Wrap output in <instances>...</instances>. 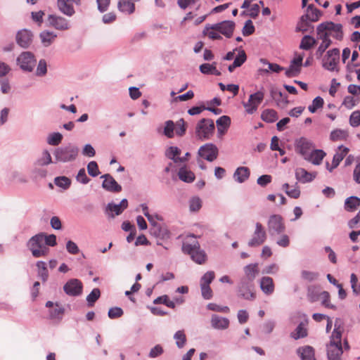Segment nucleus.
<instances>
[{"mask_svg": "<svg viewBox=\"0 0 360 360\" xmlns=\"http://www.w3.org/2000/svg\"><path fill=\"white\" fill-rule=\"evenodd\" d=\"M79 153V148L73 143L56 148L53 151L55 162H70L75 161Z\"/></svg>", "mask_w": 360, "mask_h": 360, "instance_id": "nucleus-1", "label": "nucleus"}, {"mask_svg": "<svg viewBox=\"0 0 360 360\" xmlns=\"http://www.w3.org/2000/svg\"><path fill=\"white\" fill-rule=\"evenodd\" d=\"M44 233H40L31 237L27 241V246L35 258L45 257L48 255L49 249L44 243Z\"/></svg>", "mask_w": 360, "mask_h": 360, "instance_id": "nucleus-2", "label": "nucleus"}, {"mask_svg": "<svg viewBox=\"0 0 360 360\" xmlns=\"http://www.w3.org/2000/svg\"><path fill=\"white\" fill-rule=\"evenodd\" d=\"M215 125L212 120L202 118L198 121L195 126L196 138L201 141L210 139L214 134Z\"/></svg>", "mask_w": 360, "mask_h": 360, "instance_id": "nucleus-3", "label": "nucleus"}, {"mask_svg": "<svg viewBox=\"0 0 360 360\" xmlns=\"http://www.w3.org/2000/svg\"><path fill=\"white\" fill-rule=\"evenodd\" d=\"M182 251L184 253L189 255L197 264H202L206 261L207 255L205 251L200 249L198 241L195 240L193 243H183Z\"/></svg>", "mask_w": 360, "mask_h": 360, "instance_id": "nucleus-4", "label": "nucleus"}, {"mask_svg": "<svg viewBox=\"0 0 360 360\" xmlns=\"http://www.w3.org/2000/svg\"><path fill=\"white\" fill-rule=\"evenodd\" d=\"M16 64L25 72H32L37 64L34 54L30 51L22 52L16 58Z\"/></svg>", "mask_w": 360, "mask_h": 360, "instance_id": "nucleus-5", "label": "nucleus"}, {"mask_svg": "<svg viewBox=\"0 0 360 360\" xmlns=\"http://www.w3.org/2000/svg\"><path fill=\"white\" fill-rule=\"evenodd\" d=\"M340 60V50L338 48L327 51L323 58L322 66L330 72H338V64Z\"/></svg>", "mask_w": 360, "mask_h": 360, "instance_id": "nucleus-6", "label": "nucleus"}, {"mask_svg": "<svg viewBox=\"0 0 360 360\" xmlns=\"http://www.w3.org/2000/svg\"><path fill=\"white\" fill-rule=\"evenodd\" d=\"M235 27L236 23L231 20H224L215 24H207L205 25L207 30H215L225 36L226 38H231L233 36Z\"/></svg>", "mask_w": 360, "mask_h": 360, "instance_id": "nucleus-7", "label": "nucleus"}, {"mask_svg": "<svg viewBox=\"0 0 360 360\" xmlns=\"http://www.w3.org/2000/svg\"><path fill=\"white\" fill-rule=\"evenodd\" d=\"M268 232L271 236H278L283 233L285 226L283 217L279 214H272L267 222Z\"/></svg>", "mask_w": 360, "mask_h": 360, "instance_id": "nucleus-8", "label": "nucleus"}, {"mask_svg": "<svg viewBox=\"0 0 360 360\" xmlns=\"http://www.w3.org/2000/svg\"><path fill=\"white\" fill-rule=\"evenodd\" d=\"M46 25L60 31L68 30L70 28L69 21L66 18L57 14L48 15Z\"/></svg>", "mask_w": 360, "mask_h": 360, "instance_id": "nucleus-9", "label": "nucleus"}, {"mask_svg": "<svg viewBox=\"0 0 360 360\" xmlns=\"http://www.w3.org/2000/svg\"><path fill=\"white\" fill-rule=\"evenodd\" d=\"M252 288V282L240 278L237 285L238 296L246 300H254L256 295Z\"/></svg>", "mask_w": 360, "mask_h": 360, "instance_id": "nucleus-10", "label": "nucleus"}, {"mask_svg": "<svg viewBox=\"0 0 360 360\" xmlns=\"http://www.w3.org/2000/svg\"><path fill=\"white\" fill-rule=\"evenodd\" d=\"M198 155L208 162H213L218 157L219 149L214 143H207L200 147Z\"/></svg>", "mask_w": 360, "mask_h": 360, "instance_id": "nucleus-11", "label": "nucleus"}, {"mask_svg": "<svg viewBox=\"0 0 360 360\" xmlns=\"http://www.w3.org/2000/svg\"><path fill=\"white\" fill-rule=\"evenodd\" d=\"M266 238V231L259 222H257L255 224V230L252 235V238L248 241L249 247H258L263 244Z\"/></svg>", "mask_w": 360, "mask_h": 360, "instance_id": "nucleus-12", "label": "nucleus"}, {"mask_svg": "<svg viewBox=\"0 0 360 360\" xmlns=\"http://www.w3.org/2000/svg\"><path fill=\"white\" fill-rule=\"evenodd\" d=\"M33 33L27 29H22L16 33L15 41L17 44L22 49H28L33 41Z\"/></svg>", "mask_w": 360, "mask_h": 360, "instance_id": "nucleus-13", "label": "nucleus"}, {"mask_svg": "<svg viewBox=\"0 0 360 360\" xmlns=\"http://www.w3.org/2000/svg\"><path fill=\"white\" fill-rule=\"evenodd\" d=\"M82 283L77 278L70 279L63 286L64 292L69 296L77 297L82 294Z\"/></svg>", "mask_w": 360, "mask_h": 360, "instance_id": "nucleus-14", "label": "nucleus"}, {"mask_svg": "<svg viewBox=\"0 0 360 360\" xmlns=\"http://www.w3.org/2000/svg\"><path fill=\"white\" fill-rule=\"evenodd\" d=\"M295 147L296 151L305 158L311 152L314 146L310 140L301 137L295 140Z\"/></svg>", "mask_w": 360, "mask_h": 360, "instance_id": "nucleus-15", "label": "nucleus"}, {"mask_svg": "<svg viewBox=\"0 0 360 360\" xmlns=\"http://www.w3.org/2000/svg\"><path fill=\"white\" fill-rule=\"evenodd\" d=\"M104 179L102 187L107 191L111 193H119L122 191V186L115 180L110 174H105L101 176Z\"/></svg>", "mask_w": 360, "mask_h": 360, "instance_id": "nucleus-16", "label": "nucleus"}, {"mask_svg": "<svg viewBox=\"0 0 360 360\" xmlns=\"http://www.w3.org/2000/svg\"><path fill=\"white\" fill-rule=\"evenodd\" d=\"M74 1L75 0H57V8L63 14L72 17L75 13L72 5Z\"/></svg>", "mask_w": 360, "mask_h": 360, "instance_id": "nucleus-17", "label": "nucleus"}, {"mask_svg": "<svg viewBox=\"0 0 360 360\" xmlns=\"http://www.w3.org/2000/svg\"><path fill=\"white\" fill-rule=\"evenodd\" d=\"M244 276L242 279L252 282L259 274V264L258 263L249 264L243 267Z\"/></svg>", "mask_w": 360, "mask_h": 360, "instance_id": "nucleus-18", "label": "nucleus"}, {"mask_svg": "<svg viewBox=\"0 0 360 360\" xmlns=\"http://www.w3.org/2000/svg\"><path fill=\"white\" fill-rule=\"evenodd\" d=\"M295 178L296 179L302 183L311 182L316 176V172H309L305 169L299 167L295 169Z\"/></svg>", "mask_w": 360, "mask_h": 360, "instance_id": "nucleus-19", "label": "nucleus"}, {"mask_svg": "<svg viewBox=\"0 0 360 360\" xmlns=\"http://www.w3.org/2000/svg\"><path fill=\"white\" fill-rule=\"evenodd\" d=\"M338 149L341 152L336 153L333 155V160H332V168H329L328 162L326 163V169L330 172L340 165L341 161L343 160V158H345V156L347 154V153L349 151V148L343 146L342 145L338 147Z\"/></svg>", "mask_w": 360, "mask_h": 360, "instance_id": "nucleus-20", "label": "nucleus"}, {"mask_svg": "<svg viewBox=\"0 0 360 360\" xmlns=\"http://www.w3.org/2000/svg\"><path fill=\"white\" fill-rule=\"evenodd\" d=\"M343 353L342 345L336 344L327 345V356L328 360H341V356Z\"/></svg>", "mask_w": 360, "mask_h": 360, "instance_id": "nucleus-21", "label": "nucleus"}, {"mask_svg": "<svg viewBox=\"0 0 360 360\" xmlns=\"http://www.w3.org/2000/svg\"><path fill=\"white\" fill-rule=\"evenodd\" d=\"M210 322L212 327L217 330H225L229 326V320L217 314L212 315Z\"/></svg>", "mask_w": 360, "mask_h": 360, "instance_id": "nucleus-22", "label": "nucleus"}, {"mask_svg": "<svg viewBox=\"0 0 360 360\" xmlns=\"http://www.w3.org/2000/svg\"><path fill=\"white\" fill-rule=\"evenodd\" d=\"M321 14L322 13L320 10L315 8L313 4H309L307 7L305 13L302 15V20L304 21V19H307L313 22H317L319 20Z\"/></svg>", "mask_w": 360, "mask_h": 360, "instance_id": "nucleus-23", "label": "nucleus"}, {"mask_svg": "<svg viewBox=\"0 0 360 360\" xmlns=\"http://www.w3.org/2000/svg\"><path fill=\"white\" fill-rule=\"evenodd\" d=\"M259 287L262 291L266 295H270L274 292L275 286L274 280L269 276H263L260 279Z\"/></svg>", "mask_w": 360, "mask_h": 360, "instance_id": "nucleus-24", "label": "nucleus"}, {"mask_svg": "<svg viewBox=\"0 0 360 360\" xmlns=\"http://www.w3.org/2000/svg\"><path fill=\"white\" fill-rule=\"evenodd\" d=\"M297 354L301 360H316L315 358V350L309 345L299 347L297 349Z\"/></svg>", "mask_w": 360, "mask_h": 360, "instance_id": "nucleus-25", "label": "nucleus"}, {"mask_svg": "<svg viewBox=\"0 0 360 360\" xmlns=\"http://www.w3.org/2000/svg\"><path fill=\"white\" fill-rule=\"evenodd\" d=\"M218 136H222L231 125V118L227 115H222L216 121Z\"/></svg>", "mask_w": 360, "mask_h": 360, "instance_id": "nucleus-26", "label": "nucleus"}, {"mask_svg": "<svg viewBox=\"0 0 360 360\" xmlns=\"http://www.w3.org/2000/svg\"><path fill=\"white\" fill-rule=\"evenodd\" d=\"M324 24L326 25V27L328 28L327 29L328 32H334L333 37L339 41H341L343 39L342 25L341 24H336L330 21L324 22Z\"/></svg>", "mask_w": 360, "mask_h": 360, "instance_id": "nucleus-27", "label": "nucleus"}, {"mask_svg": "<svg viewBox=\"0 0 360 360\" xmlns=\"http://www.w3.org/2000/svg\"><path fill=\"white\" fill-rule=\"evenodd\" d=\"M58 35L53 31L44 30L39 34V39L44 47H49L57 38Z\"/></svg>", "mask_w": 360, "mask_h": 360, "instance_id": "nucleus-28", "label": "nucleus"}, {"mask_svg": "<svg viewBox=\"0 0 360 360\" xmlns=\"http://www.w3.org/2000/svg\"><path fill=\"white\" fill-rule=\"evenodd\" d=\"M325 155L326 153L323 150L316 149L312 150L309 154H308L304 160L311 162L315 165H319Z\"/></svg>", "mask_w": 360, "mask_h": 360, "instance_id": "nucleus-29", "label": "nucleus"}, {"mask_svg": "<svg viewBox=\"0 0 360 360\" xmlns=\"http://www.w3.org/2000/svg\"><path fill=\"white\" fill-rule=\"evenodd\" d=\"M250 175V171L247 167H239L233 173V179L236 181L241 184L248 179Z\"/></svg>", "mask_w": 360, "mask_h": 360, "instance_id": "nucleus-30", "label": "nucleus"}, {"mask_svg": "<svg viewBox=\"0 0 360 360\" xmlns=\"http://www.w3.org/2000/svg\"><path fill=\"white\" fill-rule=\"evenodd\" d=\"M31 179L34 181H37L41 179H44L48 175V171L46 168L33 165V167L30 172Z\"/></svg>", "mask_w": 360, "mask_h": 360, "instance_id": "nucleus-31", "label": "nucleus"}, {"mask_svg": "<svg viewBox=\"0 0 360 360\" xmlns=\"http://www.w3.org/2000/svg\"><path fill=\"white\" fill-rule=\"evenodd\" d=\"M270 95L271 98L276 102L278 106H281V104H283V106H285L288 103L287 96L285 95L283 96V92L278 90L276 88H271Z\"/></svg>", "mask_w": 360, "mask_h": 360, "instance_id": "nucleus-32", "label": "nucleus"}, {"mask_svg": "<svg viewBox=\"0 0 360 360\" xmlns=\"http://www.w3.org/2000/svg\"><path fill=\"white\" fill-rule=\"evenodd\" d=\"M117 8L120 12L130 15L134 12L135 5L129 0H119Z\"/></svg>", "mask_w": 360, "mask_h": 360, "instance_id": "nucleus-33", "label": "nucleus"}, {"mask_svg": "<svg viewBox=\"0 0 360 360\" xmlns=\"http://www.w3.org/2000/svg\"><path fill=\"white\" fill-rule=\"evenodd\" d=\"M360 205V198L357 196H350L345 201V210L347 212H354Z\"/></svg>", "mask_w": 360, "mask_h": 360, "instance_id": "nucleus-34", "label": "nucleus"}, {"mask_svg": "<svg viewBox=\"0 0 360 360\" xmlns=\"http://www.w3.org/2000/svg\"><path fill=\"white\" fill-rule=\"evenodd\" d=\"M179 179L186 183H191L195 180V174L191 170H188L186 167H182L178 172Z\"/></svg>", "mask_w": 360, "mask_h": 360, "instance_id": "nucleus-35", "label": "nucleus"}, {"mask_svg": "<svg viewBox=\"0 0 360 360\" xmlns=\"http://www.w3.org/2000/svg\"><path fill=\"white\" fill-rule=\"evenodd\" d=\"M307 323L301 322L297 326L294 332L291 333L290 337L295 340H298L307 336L308 332L306 328Z\"/></svg>", "mask_w": 360, "mask_h": 360, "instance_id": "nucleus-36", "label": "nucleus"}, {"mask_svg": "<svg viewBox=\"0 0 360 360\" xmlns=\"http://www.w3.org/2000/svg\"><path fill=\"white\" fill-rule=\"evenodd\" d=\"M53 163L51 155L49 150H44L41 157L38 158L34 162V165L44 167Z\"/></svg>", "mask_w": 360, "mask_h": 360, "instance_id": "nucleus-37", "label": "nucleus"}, {"mask_svg": "<svg viewBox=\"0 0 360 360\" xmlns=\"http://www.w3.org/2000/svg\"><path fill=\"white\" fill-rule=\"evenodd\" d=\"M122 212L123 210L121 208L119 204L109 202L105 207V214L110 218H114L115 216H118Z\"/></svg>", "mask_w": 360, "mask_h": 360, "instance_id": "nucleus-38", "label": "nucleus"}, {"mask_svg": "<svg viewBox=\"0 0 360 360\" xmlns=\"http://www.w3.org/2000/svg\"><path fill=\"white\" fill-rule=\"evenodd\" d=\"M261 118L266 122L273 123L278 120V117L277 112L275 110L266 109L262 112Z\"/></svg>", "mask_w": 360, "mask_h": 360, "instance_id": "nucleus-39", "label": "nucleus"}, {"mask_svg": "<svg viewBox=\"0 0 360 360\" xmlns=\"http://www.w3.org/2000/svg\"><path fill=\"white\" fill-rule=\"evenodd\" d=\"M348 136L349 133L347 130L336 129L330 132V139L333 141H345Z\"/></svg>", "mask_w": 360, "mask_h": 360, "instance_id": "nucleus-40", "label": "nucleus"}, {"mask_svg": "<svg viewBox=\"0 0 360 360\" xmlns=\"http://www.w3.org/2000/svg\"><path fill=\"white\" fill-rule=\"evenodd\" d=\"M311 22L310 20L307 19H304V20H302V15L300 17L299 22H297V27H296V32H307L309 31H313L314 26L311 25Z\"/></svg>", "mask_w": 360, "mask_h": 360, "instance_id": "nucleus-41", "label": "nucleus"}, {"mask_svg": "<svg viewBox=\"0 0 360 360\" xmlns=\"http://www.w3.org/2000/svg\"><path fill=\"white\" fill-rule=\"evenodd\" d=\"M327 29L324 22L319 24L316 27L318 38L322 41L332 42L331 39L329 38V33Z\"/></svg>", "mask_w": 360, "mask_h": 360, "instance_id": "nucleus-42", "label": "nucleus"}, {"mask_svg": "<svg viewBox=\"0 0 360 360\" xmlns=\"http://www.w3.org/2000/svg\"><path fill=\"white\" fill-rule=\"evenodd\" d=\"M316 44V40L311 35H305L302 37L300 49L303 50H309Z\"/></svg>", "mask_w": 360, "mask_h": 360, "instance_id": "nucleus-43", "label": "nucleus"}, {"mask_svg": "<svg viewBox=\"0 0 360 360\" xmlns=\"http://www.w3.org/2000/svg\"><path fill=\"white\" fill-rule=\"evenodd\" d=\"M36 266L38 269V276L42 280L43 282H46L49 278V272L46 262L43 261H38L36 264Z\"/></svg>", "mask_w": 360, "mask_h": 360, "instance_id": "nucleus-44", "label": "nucleus"}, {"mask_svg": "<svg viewBox=\"0 0 360 360\" xmlns=\"http://www.w3.org/2000/svg\"><path fill=\"white\" fill-rule=\"evenodd\" d=\"M65 313V308L59 304L58 303H56L55 308L51 309L49 311V316L51 319H62V317Z\"/></svg>", "mask_w": 360, "mask_h": 360, "instance_id": "nucleus-45", "label": "nucleus"}, {"mask_svg": "<svg viewBox=\"0 0 360 360\" xmlns=\"http://www.w3.org/2000/svg\"><path fill=\"white\" fill-rule=\"evenodd\" d=\"M174 339L176 340V345L178 348H183L186 343V336L184 330H177L174 335Z\"/></svg>", "mask_w": 360, "mask_h": 360, "instance_id": "nucleus-46", "label": "nucleus"}, {"mask_svg": "<svg viewBox=\"0 0 360 360\" xmlns=\"http://www.w3.org/2000/svg\"><path fill=\"white\" fill-rule=\"evenodd\" d=\"M63 140V135L59 132H53L49 134L46 142L49 145L56 146H58Z\"/></svg>", "mask_w": 360, "mask_h": 360, "instance_id": "nucleus-47", "label": "nucleus"}, {"mask_svg": "<svg viewBox=\"0 0 360 360\" xmlns=\"http://www.w3.org/2000/svg\"><path fill=\"white\" fill-rule=\"evenodd\" d=\"M202 200L198 196H193L189 199V210L192 212H198L202 207Z\"/></svg>", "mask_w": 360, "mask_h": 360, "instance_id": "nucleus-48", "label": "nucleus"}, {"mask_svg": "<svg viewBox=\"0 0 360 360\" xmlns=\"http://www.w3.org/2000/svg\"><path fill=\"white\" fill-rule=\"evenodd\" d=\"M54 184L64 190H67L71 185V180L65 176H57L54 179Z\"/></svg>", "mask_w": 360, "mask_h": 360, "instance_id": "nucleus-49", "label": "nucleus"}, {"mask_svg": "<svg viewBox=\"0 0 360 360\" xmlns=\"http://www.w3.org/2000/svg\"><path fill=\"white\" fill-rule=\"evenodd\" d=\"M101 296V291L98 288H96L86 296V301L89 307H93L94 303L98 300Z\"/></svg>", "mask_w": 360, "mask_h": 360, "instance_id": "nucleus-50", "label": "nucleus"}, {"mask_svg": "<svg viewBox=\"0 0 360 360\" xmlns=\"http://www.w3.org/2000/svg\"><path fill=\"white\" fill-rule=\"evenodd\" d=\"M153 304H163L171 309H174L176 306L174 302L169 300V297L167 295L160 296L155 299L153 300Z\"/></svg>", "mask_w": 360, "mask_h": 360, "instance_id": "nucleus-51", "label": "nucleus"}, {"mask_svg": "<svg viewBox=\"0 0 360 360\" xmlns=\"http://www.w3.org/2000/svg\"><path fill=\"white\" fill-rule=\"evenodd\" d=\"M320 299L321 300V304L326 308L336 309V306L330 304V295L327 291H322L320 292Z\"/></svg>", "mask_w": 360, "mask_h": 360, "instance_id": "nucleus-52", "label": "nucleus"}, {"mask_svg": "<svg viewBox=\"0 0 360 360\" xmlns=\"http://www.w3.org/2000/svg\"><path fill=\"white\" fill-rule=\"evenodd\" d=\"M47 73V63L45 59H41L39 60L35 75L37 77H44Z\"/></svg>", "mask_w": 360, "mask_h": 360, "instance_id": "nucleus-53", "label": "nucleus"}, {"mask_svg": "<svg viewBox=\"0 0 360 360\" xmlns=\"http://www.w3.org/2000/svg\"><path fill=\"white\" fill-rule=\"evenodd\" d=\"M215 278L213 271H207L200 278V285H210Z\"/></svg>", "mask_w": 360, "mask_h": 360, "instance_id": "nucleus-54", "label": "nucleus"}, {"mask_svg": "<svg viewBox=\"0 0 360 360\" xmlns=\"http://www.w3.org/2000/svg\"><path fill=\"white\" fill-rule=\"evenodd\" d=\"M323 99L321 96H317L312 101V103L309 105L308 110L311 113H314L319 108L323 107Z\"/></svg>", "mask_w": 360, "mask_h": 360, "instance_id": "nucleus-55", "label": "nucleus"}, {"mask_svg": "<svg viewBox=\"0 0 360 360\" xmlns=\"http://www.w3.org/2000/svg\"><path fill=\"white\" fill-rule=\"evenodd\" d=\"M181 154V150L176 147V146H170L167 150H166V156L171 159L175 162V160H176L177 158H179V155Z\"/></svg>", "mask_w": 360, "mask_h": 360, "instance_id": "nucleus-56", "label": "nucleus"}, {"mask_svg": "<svg viewBox=\"0 0 360 360\" xmlns=\"http://www.w3.org/2000/svg\"><path fill=\"white\" fill-rule=\"evenodd\" d=\"M264 96V94L262 91H258L254 94H250L249 99H250V101H252V103L254 105H256L257 108L259 105L263 101Z\"/></svg>", "mask_w": 360, "mask_h": 360, "instance_id": "nucleus-57", "label": "nucleus"}, {"mask_svg": "<svg viewBox=\"0 0 360 360\" xmlns=\"http://www.w3.org/2000/svg\"><path fill=\"white\" fill-rule=\"evenodd\" d=\"M165 126L164 128V134L167 138H173L174 137V122L172 120H167L165 123Z\"/></svg>", "mask_w": 360, "mask_h": 360, "instance_id": "nucleus-58", "label": "nucleus"}, {"mask_svg": "<svg viewBox=\"0 0 360 360\" xmlns=\"http://www.w3.org/2000/svg\"><path fill=\"white\" fill-rule=\"evenodd\" d=\"M88 174L92 176L96 177L100 174L98 164L96 161H91L87 165Z\"/></svg>", "mask_w": 360, "mask_h": 360, "instance_id": "nucleus-59", "label": "nucleus"}, {"mask_svg": "<svg viewBox=\"0 0 360 360\" xmlns=\"http://www.w3.org/2000/svg\"><path fill=\"white\" fill-rule=\"evenodd\" d=\"M343 332V330H333L331 336L329 344H336L338 345H342L341 343V338H342V333Z\"/></svg>", "mask_w": 360, "mask_h": 360, "instance_id": "nucleus-60", "label": "nucleus"}, {"mask_svg": "<svg viewBox=\"0 0 360 360\" xmlns=\"http://www.w3.org/2000/svg\"><path fill=\"white\" fill-rule=\"evenodd\" d=\"M186 122L183 118L179 120L176 122V134L179 136H182L185 134L186 131Z\"/></svg>", "mask_w": 360, "mask_h": 360, "instance_id": "nucleus-61", "label": "nucleus"}, {"mask_svg": "<svg viewBox=\"0 0 360 360\" xmlns=\"http://www.w3.org/2000/svg\"><path fill=\"white\" fill-rule=\"evenodd\" d=\"M255 28L251 20L245 21L242 32L244 36H249L255 32Z\"/></svg>", "mask_w": 360, "mask_h": 360, "instance_id": "nucleus-62", "label": "nucleus"}, {"mask_svg": "<svg viewBox=\"0 0 360 360\" xmlns=\"http://www.w3.org/2000/svg\"><path fill=\"white\" fill-rule=\"evenodd\" d=\"M300 68L290 64L289 68L285 70V75L287 77H297L300 73Z\"/></svg>", "mask_w": 360, "mask_h": 360, "instance_id": "nucleus-63", "label": "nucleus"}, {"mask_svg": "<svg viewBox=\"0 0 360 360\" xmlns=\"http://www.w3.org/2000/svg\"><path fill=\"white\" fill-rule=\"evenodd\" d=\"M349 124L353 127H356L360 125V111L356 110L351 114L349 117Z\"/></svg>", "mask_w": 360, "mask_h": 360, "instance_id": "nucleus-64", "label": "nucleus"}]
</instances>
